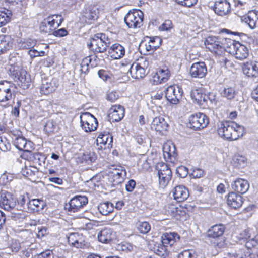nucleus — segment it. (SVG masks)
Wrapping results in <instances>:
<instances>
[{
	"mask_svg": "<svg viewBox=\"0 0 258 258\" xmlns=\"http://www.w3.org/2000/svg\"><path fill=\"white\" fill-rule=\"evenodd\" d=\"M217 132L226 140H236L243 136L244 127L233 121H222L217 124Z\"/></svg>",
	"mask_w": 258,
	"mask_h": 258,
	"instance_id": "1",
	"label": "nucleus"
},
{
	"mask_svg": "<svg viewBox=\"0 0 258 258\" xmlns=\"http://www.w3.org/2000/svg\"><path fill=\"white\" fill-rule=\"evenodd\" d=\"M110 44V40L104 33H97L90 38L88 44L89 48L96 53H103L106 51Z\"/></svg>",
	"mask_w": 258,
	"mask_h": 258,
	"instance_id": "2",
	"label": "nucleus"
},
{
	"mask_svg": "<svg viewBox=\"0 0 258 258\" xmlns=\"http://www.w3.org/2000/svg\"><path fill=\"white\" fill-rule=\"evenodd\" d=\"M9 74L16 81H19L21 86L24 89L27 88L30 85L31 79L27 72L22 69L18 64H10L9 69Z\"/></svg>",
	"mask_w": 258,
	"mask_h": 258,
	"instance_id": "3",
	"label": "nucleus"
},
{
	"mask_svg": "<svg viewBox=\"0 0 258 258\" xmlns=\"http://www.w3.org/2000/svg\"><path fill=\"white\" fill-rule=\"evenodd\" d=\"M144 14L139 9L130 10L124 18L126 25L130 28L141 27L143 25Z\"/></svg>",
	"mask_w": 258,
	"mask_h": 258,
	"instance_id": "4",
	"label": "nucleus"
},
{
	"mask_svg": "<svg viewBox=\"0 0 258 258\" xmlns=\"http://www.w3.org/2000/svg\"><path fill=\"white\" fill-rule=\"evenodd\" d=\"M78 136L76 133L68 135L66 138V155L68 158L76 157L79 154L81 145L78 142Z\"/></svg>",
	"mask_w": 258,
	"mask_h": 258,
	"instance_id": "5",
	"label": "nucleus"
},
{
	"mask_svg": "<svg viewBox=\"0 0 258 258\" xmlns=\"http://www.w3.org/2000/svg\"><path fill=\"white\" fill-rule=\"evenodd\" d=\"M63 19L61 15L49 16L41 23L40 29L41 31L51 34L62 22Z\"/></svg>",
	"mask_w": 258,
	"mask_h": 258,
	"instance_id": "6",
	"label": "nucleus"
},
{
	"mask_svg": "<svg viewBox=\"0 0 258 258\" xmlns=\"http://www.w3.org/2000/svg\"><path fill=\"white\" fill-rule=\"evenodd\" d=\"M204 43L207 49L217 55H222L226 50L220 39L215 36L208 37Z\"/></svg>",
	"mask_w": 258,
	"mask_h": 258,
	"instance_id": "7",
	"label": "nucleus"
},
{
	"mask_svg": "<svg viewBox=\"0 0 258 258\" xmlns=\"http://www.w3.org/2000/svg\"><path fill=\"white\" fill-rule=\"evenodd\" d=\"M228 41L230 43L229 52L233 54L236 59L242 60L247 57L249 50L245 46L231 39H228Z\"/></svg>",
	"mask_w": 258,
	"mask_h": 258,
	"instance_id": "8",
	"label": "nucleus"
},
{
	"mask_svg": "<svg viewBox=\"0 0 258 258\" xmlns=\"http://www.w3.org/2000/svg\"><path fill=\"white\" fill-rule=\"evenodd\" d=\"M81 126L86 132L95 130L98 126L96 118L89 112H84L80 116Z\"/></svg>",
	"mask_w": 258,
	"mask_h": 258,
	"instance_id": "9",
	"label": "nucleus"
},
{
	"mask_svg": "<svg viewBox=\"0 0 258 258\" xmlns=\"http://www.w3.org/2000/svg\"><path fill=\"white\" fill-rule=\"evenodd\" d=\"M209 123L207 116L202 113L191 115L189 117V126L195 130H200L206 127Z\"/></svg>",
	"mask_w": 258,
	"mask_h": 258,
	"instance_id": "10",
	"label": "nucleus"
},
{
	"mask_svg": "<svg viewBox=\"0 0 258 258\" xmlns=\"http://www.w3.org/2000/svg\"><path fill=\"white\" fill-rule=\"evenodd\" d=\"M1 207L7 211L13 209L16 206V199L11 193L2 190L0 193Z\"/></svg>",
	"mask_w": 258,
	"mask_h": 258,
	"instance_id": "11",
	"label": "nucleus"
},
{
	"mask_svg": "<svg viewBox=\"0 0 258 258\" xmlns=\"http://www.w3.org/2000/svg\"><path fill=\"white\" fill-rule=\"evenodd\" d=\"M181 88L178 86L171 85L168 86L165 91V97L172 104H177L182 94Z\"/></svg>",
	"mask_w": 258,
	"mask_h": 258,
	"instance_id": "12",
	"label": "nucleus"
},
{
	"mask_svg": "<svg viewBox=\"0 0 258 258\" xmlns=\"http://www.w3.org/2000/svg\"><path fill=\"white\" fill-rule=\"evenodd\" d=\"M125 170L122 167L119 168H114L109 172V181L113 186H116L121 183L126 176Z\"/></svg>",
	"mask_w": 258,
	"mask_h": 258,
	"instance_id": "13",
	"label": "nucleus"
},
{
	"mask_svg": "<svg viewBox=\"0 0 258 258\" xmlns=\"http://www.w3.org/2000/svg\"><path fill=\"white\" fill-rule=\"evenodd\" d=\"M88 203V199L86 196H76L72 198L69 202L68 207H66L68 211L76 212ZM66 206H68L66 204Z\"/></svg>",
	"mask_w": 258,
	"mask_h": 258,
	"instance_id": "14",
	"label": "nucleus"
},
{
	"mask_svg": "<svg viewBox=\"0 0 258 258\" xmlns=\"http://www.w3.org/2000/svg\"><path fill=\"white\" fill-rule=\"evenodd\" d=\"M99 9L95 6L85 7L82 13V19L87 23H91L96 20L99 16Z\"/></svg>",
	"mask_w": 258,
	"mask_h": 258,
	"instance_id": "15",
	"label": "nucleus"
},
{
	"mask_svg": "<svg viewBox=\"0 0 258 258\" xmlns=\"http://www.w3.org/2000/svg\"><path fill=\"white\" fill-rule=\"evenodd\" d=\"M190 74L194 78H202L207 74L206 66L204 62L193 63L190 68Z\"/></svg>",
	"mask_w": 258,
	"mask_h": 258,
	"instance_id": "16",
	"label": "nucleus"
},
{
	"mask_svg": "<svg viewBox=\"0 0 258 258\" xmlns=\"http://www.w3.org/2000/svg\"><path fill=\"white\" fill-rule=\"evenodd\" d=\"M14 85L7 81L0 83V102H5L11 99V88Z\"/></svg>",
	"mask_w": 258,
	"mask_h": 258,
	"instance_id": "17",
	"label": "nucleus"
},
{
	"mask_svg": "<svg viewBox=\"0 0 258 258\" xmlns=\"http://www.w3.org/2000/svg\"><path fill=\"white\" fill-rule=\"evenodd\" d=\"M75 159L78 163L91 164L96 160L97 156L94 152L85 151L79 153Z\"/></svg>",
	"mask_w": 258,
	"mask_h": 258,
	"instance_id": "18",
	"label": "nucleus"
},
{
	"mask_svg": "<svg viewBox=\"0 0 258 258\" xmlns=\"http://www.w3.org/2000/svg\"><path fill=\"white\" fill-rule=\"evenodd\" d=\"M124 115V108L121 105H114L110 109L108 116L112 122H118L123 118Z\"/></svg>",
	"mask_w": 258,
	"mask_h": 258,
	"instance_id": "19",
	"label": "nucleus"
},
{
	"mask_svg": "<svg viewBox=\"0 0 258 258\" xmlns=\"http://www.w3.org/2000/svg\"><path fill=\"white\" fill-rule=\"evenodd\" d=\"M214 11L218 15H226L230 11V5L227 0L217 1L215 3Z\"/></svg>",
	"mask_w": 258,
	"mask_h": 258,
	"instance_id": "20",
	"label": "nucleus"
},
{
	"mask_svg": "<svg viewBox=\"0 0 258 258\" xmlns=\"http://www.w3.org/2000/svg\"><path fill=\"white\" fill-rule=\"evenodd\" d=\"M227 202L228 206L236 209L242 205L243 197L235 192H230L227 195Z\"/></svg>",
	"mask_w": 258,
	"mask_h": 258,
	"instance_id": "21",
	"label": "nucleus"
},
{
	"mask_svg": "<svg viewBox=\"0 0 258 258\" xmlns=\"http://www.w3.org/2000/svg\"><path fill=\"white\" fill-rule=\"evenodd\" d=\"M14 144L18 149L29 153L33 149L32 142L30 141H27L23 137L16 138L14 141Z\"/></svg>",
	"mask_w": 258,
	"mask_h": 258,
	"instance_id": "22",
	"label": "nucleus"
},
{
	"mask_svg": "<svg viewBox=\"0 0 258 258\" xmlns=\"http://www.w3.org/2000/svg\"><path fill=\"white\" fill-rule=\"evenodd\" d=\"M231 188L237 193L244 194L248 191L249 185L247 180L238 178L232 183Z\"/></svg>",
	"mask_w": 258,
	"mask_h": 258,
	"instance_id": "23",
	"label": "nucleus"
},
{
	"mask_svg": "<svg viewBox=\"0 0 258 258\" xmlns=\"http://www.w3.org/2000/svg\"><path fill=\"white\" fill-rule=\"evenodd\" d=\"M174 199L178 202L186 200L189 197L188 189L184 186L179 185L174 187L173 190Z\"/></svg>",
	"mask_w": 258,
	"mask_h": 258,
	"instance_id": "24",
	"label": "nucleus"
},
{
	"mask_svg": "<svg viewBox=\"0 0 258 258\" xmlns=\"http://www.w3.org/2000/svg\"><path fill=\"white\" fill-rule=\"evenodd\" d=\"M13 39L9 35H0V54L4 53L12 49Z\"/></svg>",
	"mask_w": 258,
	"mask_h": 258,
	"instance_id": "25",
	"label": "nucleus"
},
{
	"mask_svg": "<svg viewBox=\"0 0 258 258\" xmlns=\"http://www.w3.org/2000/svg\"><path fill=\"white\" fill-rule=\"evenodd\" d=\"M242 70L244 74L248 77L258 76V62L250 61L244 63Z\"/></svg>",
	"mask_w": 258,
	"mask_h": 258,
	"instance_id": "26",
	"label": "nucleus"
},
{
	"mask_svg": "<svg viewBox=\"0 0 258 258\" xmlns=\"http://www.w3.org/2000/svg\"><path fill=\"white\" fill-rule=\"evenodd\" d=\"M175 147L170 143H167L164 144L163 146V152L164 158L166 160L172 162L177 155L176 153Z\"/></svg>",
	"mask_w": 258,
	"mask_h": 258,
	"instance_id": "27",
	"label": "nucleus"
},
{
	"mask_svg": "<svg viewBox=\"0 0 258 258\" xmlns=\"http://www.w3.org/2000/svg\"><path fill=\"white\" fill-rule=\"evenodd\" d=\"M252 256L253 258H258V252L255 254L250 255V252L246 251L245 249H239L228 252L224 258H251Z\"/></svg>",
	"mask_w": 258,
	"mask_h": 258,
	"instance_id": "28",
	"label": "nucleus"
},
{
	"mask_svg": "<svg viewBox=\"0 0 258 258\" xmlns=\"http://www.w3.org/2000/svg\"><path fill=\"white\" fill-rule=\"evenodd\" d=\"M242 21L247 24L251 29L258 27V14L254 11H249L243 16Z\"/></svg>",
	"mask_w": 258,
	"mask_h": 258,
	"instance_id": "29",
	"label": "nucleus"
},
{
	"mask_svg": "<svg viewBox=\"0 0 258 258\" xmlns=\"http://www.w3.org/2000/svg\"><path fill=\"white\" fill-rule=\"evenodd\" d=\"M96 141L98 144L103 145L104 149H110L112 147L113 137L108 133H101L98 136ZM100 147L103 148L102 146Z\"/></svg>",
	"mask_w": 258,
	"mask_h": 258,
	"instance_id": "30",
	"label": "nucleus"
},
{
	"mask_svg": "<svg viewBox=\"0 0 258 258\" xmlns=\"http://www.w3.org/2000/svg\"><path fill=\"white\" fill-rule=\"evenodd\" d=\"M109 52L112 58L118 59L123 57L125 50L123 46L118 43H115L111 46Z\"/></svg>",
	"mask_w": 258,
	"mask_h": 258,
	"instance_id": "31",
	"label": "nucleus"
},
{
	"mask_svg": "<svg viewBox=\"0 0 258 258\" xmlns=\"http://www.w3.org/2000/svg\"><path fill=\"white\" fill-rule=\"evenodd\" d=\"M115 237V233L109 228H105L98 234V238L100 242L107 243L111 241Z\"/></svg>",
	"mask_w": 258,
	"mask_h": 258,
	"instance_id": "32",
	"label": "nucleus"
},
{
	"mask_svg": "<svg viewBox=\"0 0 258 258\" xmlns=\"http://www.w3.org/2000/svg\"><path fill=\"white\" fill-rule=\"evenodd\" d=\"M129 71L132 78L135 79L143 78L146 75L145 69L138 63H133Z\"/></svg>",
	"mask_w": 258,
	"mask_h": 258,
	"instance_id": "33",
	"label": "nucleus"
},
{
	"mask_svg": "<svg viewBox=\"0 0 258 258\" xmlns=\"http://www.w3.org/2000/svg\"><path fill=\"white\" fill-rule=\"evenodd\" d=\"M168 127V124L163 117H155L153 120L151 127L157 132H161L163 131H166Z\"/></svg>",
	"mask_w": 258,
	"mask_h": 258,
	"instance_id": "34",
	"label": "nucleus"
},
{
	"mask_svg": "<svg viewBox=\"0 0 258 258\" xmlns=\"http://www.w3.org/2000/svg\"><path fill=\"white\" fill-rule=\"evenodd\" d=\"M170 77V71L168 69H161L153 76V81L156 84L166 82Z\"/></svg>",
	"mask_w": 258,
	"mask_h": 258,
	"instance_id": "35",
	"label": "nucleus"
},
{
	"mask_svg": "<svg viewBox=\"0 0 258 258\" xmlns=\"http://www.w3.org/2000/svg\"><path fill=\"white\" fill-rule=\"evenodd\" d=\"M225 231L223 225H215L212 226L207 231V236L213 238L221 236Z\"/></svg>",
	"mask_w": 258,
	"mask_h": 258,
	"instance_id": "36",
	"label": "nucleus"
},
{
	"mask_svg": "<svg viewBox=\"0 0 258 258\" xmlns=\"http://www.w3.org/2000/svg\"><path fill=\"white\" fill-rule=\"evenodd\" d=\"M190 95L192 99L199 104H203L206 101L207 95L203 93V90L201 88L192 90Z\"/></svg>",
	"mask_w": 258,
	"mask_h": 258,
	"instance_id": "37",
	"label": "nucleus"
},
{
	"mask_svg": "<svg viewBox=\"0 0 258 258\" xmlns=\"http://www.w3.org/2000/svg\"><path fill=\"white\" fill-rule=\"evenodd\" d=\"M45 203L40 199H32L27 203V210L39 211L44 209Z\"/></svg>",
	"mask_w": 258,
	"mask_h": 258,
	"instance_id": "38",
	"label": "nucleus"
},
{
	"mask_svg": "<svg viewBox=\"0 0 258 258\" xmlns=\"http://www.w3.org/2000/svg\"><path fill=\"white\" fill-rule=\"evenodd\" d=\"M179 239V236L176 233H166L162 236V242L166 245H173L176 240Z\"/></svg>",
	"mask_w": 258,
	"mask_h": 258,
	"instance_id": "39",
	"label": "nucleus"
},
{
	"mask_svg": "<svg viewBox=\"0 0 258 258\" xmlns=\"http://www.w3.org/2000/svg\"><path fill=\"white\" fill-rule=\"evenodd\" d=\"M68 242L69 245L77 248L81 247L82 243L81 242V237L77 233H70L67 237Z\"/></svg>",
	"mask_w": 258,
	"mask_h": 258,
	"instance_id": "40",
	"label": "nucleus"
},
{
	"mask_svg": "<svg viewBox=\"0 0 258 258\" xmlns=\"http://www.w3.org/2000/svg\"><path fill=\"white\" fill-rule=\"evenodd\" d=\"M157 168L158 176L172 177L171 170L167 164L161 163L157 165Z\"/></svg>",
	"mask_w": 258,
	"mask_h": 258,
	"instance_id": "41",
	"label": "nucleus"
},
{
	"mask_svg": "<svg viewBox=\"0 0 258 258\" xmlns=\"http://www.w3.org/2000/svg\"><path fill=\"white\" fill-rule=\"evenodd\" d=\"M161 39L160 37L156 36L150 38L149 41L145 44V48L147 51L156 50L161 45Z\"/></svg>",
	"mask_w": 258,
	"mask_h": 258,
	"instance_id": "42",
	"label": "nucleus"
},
{
	"mask_svg": "<svg viewBox=\"0 0 258 258\" xmlns=\"http://www.w3.org/2000/svg\"><path fill=\"white\" fill-rule=\"evenodd\" d=\"M167 245L162 242H156L153 247L154 252L161 257H165L168 254Z\"/></svg>",
	"mask_w": 258,
	"mask_h": 258,
	"instance_id": "43",
	"label": "nucleus"
},
{
	"mask_svg": "<svg viewBox=\"0 0 258 258\" xmlns=\"http://www.w3.org/2000/svg\"><path fill=\"white\" fill-rule=\"evenodd\" d=\"M11 12L7 9H0V27L6 25L11 19Z\"/></svg>",
	"mask_w": 258,
	"mask_h": 258,
	"instance_id": "44",
	"label": "nucleus"
},
{
	"mask_svg": "<svg viewBox=\"0 0 258 258\" xmlns=\"http://www.w3.org/2000/svg\"><path fill=\"white\" fill-rule=\"evenodd\" d=\"M98 209L101 214L107 215L113 211V206L111 203L106 202L100 204L98 206Z\"/></svg>",
	"mask_w": 258,
	"mask_h": 258,
	"instance_id": "45",
	"label": "nucleus"
},
{
	"mask_svg": "<svg viewBox=\"0 0 258 258\" xmlns=\"http://www.w3.org/2000/svg\"><path fill=\"white\" fill-rule=\"evenodd\" d=\"M233 161L235 166L242 168L246 165L247 158L244 156L238 154L234 156Z\"/></svg>",
	"mask_w": 258,
	"mask_h": 258,
	"instance_id": "46",
	"label": "nucleus"
},
{
	"mask_svg": "<svg viewBox=\"0 0 258 258\" xmlns=\"http://www.w3.org/2000/svg\"><path fill=\"white\" fill-rule=\"evenodd\" d=\"M55 90V87L53 86L51 82H49L47 80H44L42 81V85L40 90L42 93L47 94Z\"/></svg>",
	"mask_w": 258,
	"mask_h": 258,
	"instance_id": "47",
	"label": "nucleus"
},
{
	"mask_svg": "<svg viewBox=\"0 0 258 258\" xmlns=\"http://www.w3.org/2000/svg\"><path fill=\"white\" fill-rule=\"evenodd\" d=\"M35 42L31 39L20 40L18 42V46L21 49H28L33 47Z\"/></svg>",
	"mask_w": 258,
	"mask_h": 258,
	"instance_id": "48",
	"label": "nucleus"
},
{
	"mask_svg": "<svg viewBox=\"0 0 258 258\" xmlns=\"http://www.w3.org/2000/svg\"><path fill=\"white\" fill-rule=\"evenodd\" d=\"M221 95L223 97L228 100L233 99L236 95V91L234 88L232 87H228L225 88L221 92Z\"/></svg>",
	"mask_w": 258,
	"mask_h": 258,
	"instance_id": "49",
	"label": "nucleus"
},
{
	"mask_svg": "<svg viewBox=\"0 0 258 258\" xmlns=\"http://www.w3.org/2000/svg\"><path fill=\"white\" fill-rule=\"evenodd\" d=\"M28 198H26L24 196H21L19 199L18 200V204L16 209L20 211H26L27 210V203L29 201Z\"/></svg>",
	"mask_w": 258,
	"mask_h": 258,
	"instance_id": "50",
	"label": "nucleus"
},
{
	"mask_svg": "<svg viewBox=\"0 0 258 258\" xmlns=\"http://www.w3.org/2000/svg\"><path fill=\"white\" fill-rule=\"evenodd\" d=\"M38 172L37 168L34 166H26L22 169V174L25 176L34 175Z\"/></svg>",
	"mask_w": 258,
	"mask_h": 258,
	"instance_id": "51",
	"label": "nucleus"
},
{
	"mask_svg": "<svg viewBox=\"0 0 258 258\" xmlns=\"http://www.w3.org/2000/svg\"><path fill=\"white\" fill-rule=\"evenodd\" d=\"M138 229L140 233L146 234L150 230L151 226L148 222L144 221L139 224Z\"/></svg>",
	"mask_w": 258,
	"mask_h": 258,
	"instance_id": "52",
	"label": "nucleus"
},
{
	"mask_svg": "<svg viewBox=\"0 0 258 258\" xmlns=\"http://www.w3.org/2000/svg\"><path fill=\"white\" fill-rule=\"evenodd\" d=\"M165 209L166 214L171 216H174L178 211V208L174 204H170L165 206Z\"/></svg>",
	"mask_w": 258,
	"mask_h": 258,
	"instance_id": "53",
	"label": "nucleus"
},
{
	"mask_svg": "<svg viewBox=\"0 0 258 258\" xmlns=\"http://www.w3.org/2000/svg\"><path fill=\"white\" fill-rule=\"evenodd\" d=\"M10 144L5 137L0 136V149L3 151H7L10 149Z\"/></svg>",
	"mask_w": 258,
	"mask_h": 258,
	"instance_id": "54",
	"label": "nucleus"
},
{
	"mask_svg": "<svg viewBox=\"0 0 258 258\" xmlns=\"http://www.w3.org/2000/svg\"><path fill=\"white\" fill-rule=\"evenodd\" d=\"M258 245V234L255 235L253 238H250L245 243V246L248 249H250L255 247Z\"/></svg>",
	"mask_w": 258,
	"mask_h": 258,
	"instance_id": "55",
	"label": "nucleus"
},
{
	"mask_svg": "<svg viewBox=\"0 0 258 258\" xmlns=\"http://www.w3.org/2000/svg\"><path fill=\"white\" fill-rule=\"evenodd\" d=\"M175 1L179 5L186 7H191L198 2V0H175Z\"/></svg>",
	"mask_w": 258,
	"mask_h": 258,
	"instance_id": "56",
	"label": "nucleus"
},
{
	"mask_svg": "<svg viewBox=\"0 0 258 258\" xmlns=\"http://www.w3.org/2000/svg\"><path fill=\"white\" fill-rule=\"evenodd\" d=\"M173 25L170 20H166L164 23L159 27L160 31H170L173 28Z\"/></svg>",
	"mask_w": 258,
	"mask_h": 258,
	"instance_id": "57",
	"label": "nucleus"
},
{
	"mask_svg": "<svg viewBox=\"0 0 258 258\" xmlns=\"http://www.w3.org/2000/svg\"><path fill=\"white\" fill-rule=\"evenodd\" d=\"M171 178L167 177H160L158 176V181H159V187L164 189L165 188L166 186L169 183L170 180H171Z\"/></svg>",
	"mask_w": 258,
	"mask_h": 258,
	"instance_id": "58",
	"label": "nucleus"
},
{
	"mask_svg": "<svg viewBox=\"0 0 258 258\" xmlns=\"http://www.w3.org/2000/svg\"><path fill=\"white\" fill-rule=\"evenodd\" d=\"M176 173L180 177L185 178L188 174V170L185 166H180L177 168Z\"/></svg>",
	"mask_w": 258,
	"mask_h": 258,
	"instance_id": "59",
	"label": "nucleus"
},
{
	"mask_svg": "<svg viewBox=\"0 0 258 258\" xmlns=\"http://www.w3.org/2000/svg\"><path fill=\"white\" fill-rule=\"evenodd\" d=\"M177 258H195V255L192 251L185 250L179 253Z\"/></svg>",
	"mask_w": 258,
	"mask_h": 258,
	"instance_id": "60",
	"label": "nucleus"
},
{
	"mask_svg": "<svg viewBox=\"0 0 258 258\" xmlns=\"http://www.w3.org/2000/svg\"><path fill=\"white\" fill-rule=\"evenodd\" d=\"M28 54L31 58H34L36 57L44 56L45 52L43 51H39L36 49H30L28 51Z\"/></svg>",
	"mask_w": 258,
	"mask_h": 258,
	"instance_id": "61",
	"label": "nucleus"
},
{
	"mask_svg": "<svg viewBox=\"0 0 258 258\" xmlns=\"http://www.w3.org/2000/svg\"><path fill=\"white\" fill-rule=\"evenodd\" d=\"M21 244L17 240H13L11 244L12 251L17 252L21 248Z\"/></svg>",
	"mask_w": 258,
	"mask_h": 258,
	"instance_id": "62",
	"label": "nucleus"
},
{
	"mask_svg": "<svg viewBox=\"0 0 258 258\" xmlns=\"http://www.w3.org/2000/svg\"><path fill=\"white\" fill-rule=\"evenodd\" d=\"M119 98L118 94L115 91L109 92L107 95L106 99L111 102H114Z\"/></svg>",
	"mask_w": 258,
	"mask_h": 258,
	"instance_id": "63",
	"label": "nucleus"
},
{
	"mask_svg": "<svg viewBox=\"0 0 258 258\" xmlns=\"http://www.w3.org/2000/svg\"><path fill=\"white\" fill-rule=\"evenodd\" d=\"M204 171L201 169L196 168L192 170L190 175L194 178H199L203 176Z\"/></svg>",
	"mask_w": 258,
	"mask_h": 258,
	"instance_id": "64",
	"label": "nucleus"
}]
</instances>
